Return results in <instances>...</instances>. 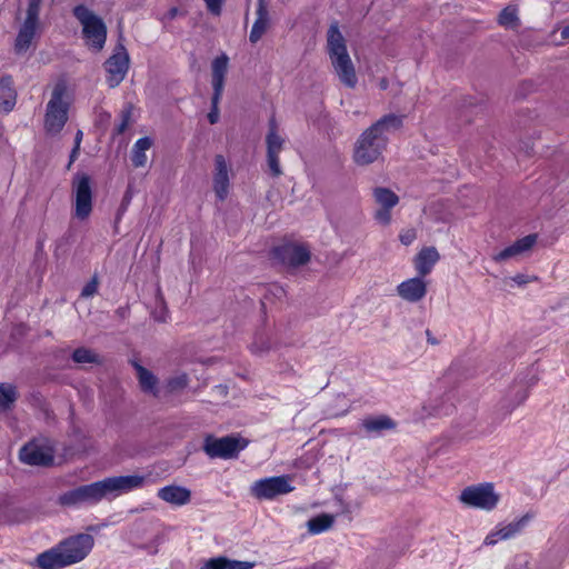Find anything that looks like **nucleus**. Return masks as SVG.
Returning a JSON list of instances; mask_svg holds the SVG:
<instances>
[{
  "instance_id": "e433bc0d",
  "label": "nucleus",
  "mask_w": 569,
  "mask_h": 569,
  "mask_svg": "<svg viewBox=\"0 0 569 569\" xmlns=\"http://www.w3.org/2000/svg\"><path fill=\"white\" fill-rule=\"evenodd\" d=\"M207 10L213 16H220L226 0H203Z\"/></svg>"
},
{
  "instance_id": "49530a36",
  "label": "nucleus",
  "mask_w": 569,
  "mask_h": 569,
  "mask_svg": "<svg viewBox=\"0 0 569 569\" xmlns=\"http://www.w3.org/2000/svg\"><path fill=\"white\" fill-rule=\"evenodd\" d=\"M110 119V114L107 112H101L98 114V120L100 123L108 122Z\"/></svg>"
},
{
  "instance_id": "aec40b11",
  "label": "nucleus",
  "mask_w": 569,
  "mask_h": 569,
  "mask_svg": "<svg viewBox=\"0 0 569 569\" xmlns=\"http://www.w3.org/2000/svg\"><path fill=\"white\" fill-rule=\"evenodd\" d=\"M256 16V20L249 34V40L252 43H257L271 27L269 0H258Z\"/></svg>"
},
{
  "instance_id": "79ce46f5",
  "label": "nucleus",
  "mask_w": 569,
  "mask_h": 569,
  "mask_svg": "<svg viewBox=\"0 0 569 569\" xmlns=\"http://www.w3.org/2000/svg\"><path fill=\"white\" fill-rule=\"evenodd\" d=\"M97 290H98V281L94 278L83 287L81 296L84 298L92 297L97 292Z\"/></svg>"
},
{
  "instance_id": "a19ab883",
  "label": "nucleus",
  "mask_w": 569,
  "mask_h": 569,
  "mask_svg": "<svg viewBox=\"0 0 569 569\" xmlns=\"http://www.w3.org/2000/svg\"><path fill=\"white\" fill-rule=\"evenodd\" d=\"M131 113L129 110L121 113V121L116 128V133L121 134L126 131L130 123Z\"/></svg>"
},
{
  "instance_id": "5701e85b",
  "label": "nucleus",
  "mask_w": 569,
  "mask_h": 569,
  "mask_svg": "<svg viewBox=\"0 0 569 569\" xmlns=\"http://www.w3.org/2000/svg\"><path fill=\"white\" fill-rule=\"evenodd\" d=\"M439 253L436 248L433 247H427L423 248L415 258V269L418 272L419 276L426 277L429 274L435 264L439 260Z\"/></svg>"
},
{
  "instance_id": "72a5a7b5",
  "label": "nucleus",
  "mask_w": 569,
  "mask_h": 569,
  "mask_svg": "<svg viewBox=\"0 0 569 569\" xmlns=\"http://www.w3.org/2000/svg\"><path fill=\"white\" fill-rule=\"evenodd\" d=\"M17 399V393L11 385H0V408L7 409Z\"/></svg>"
},
{
  "instance_id": "9b49d317",
  "label": "nucleus",
  "mask_w": 569,
  "mask_h": 569,
  "mask_svg": "<svg viewBox=\"0 0 569 569\" xmlns=\"http://www.w3.org/2000/svg\"><path fill=\"white\" fill-rule=\"evenodd\" d=\"M147 477L141 475H129L119 477H109L99 481L102 499L116 498L132 490L142 488Z\"/></svg>"
},
{
  "instance_id": "f257e3e1",
  "label": "nucleus",
  "mask_w": 569,
  "mask_h": 569,
  "mask_svg": "<svg viewBox=\"0 0 569 569\" xmlns=\"http://www.w3.org/2000/svg\"><path fill=\"white\" fill-rule=\"evenodd\" d=\"M94 538L89 533L71 536L48 551L40 553L37 566L41 569H61L82 561L92 550Z\"/></svg>"
},
{
  "instance_id": "c03bdc74",
  "label": "nucleus",
  "mask_w": 569,
  "mask_h": 569,
  "mask_svg": "<svg viewBox=\"0 0 569 569\" xmlns=\"http://www.w3.org/2000/svg\"><path fill=\"white\" fill-rule=\"evenodd\" d=\"M212 104H213V108H212V110L209 112V114H208V119H209L210 123H212V124H213V123H216V122L218 121V119H219V112H218V108H217L218 101H217L216 103L212 101Z\"/></svg>"
},
{
  "instance_id": "20e7f679",
  "label": "nucleus",
  "mask_w": 569,
  "mask_h": 569,
  "mask_svg": "<svg viewBox=\"0 0 569 569\" xmlns=\"http://www.w3.org/2000/svg\"><path fill=\"white\" fill-rule=\"evenodd\" d=\"M72 97L64 80L58 81L46 107L44 129L50 134H58L68 121V111Z\"/></svg>"
},
{
  "instance_id": "393cba45",
  "label": "nucleus",
  "mask_w": 569,
  "mask_h": 569,
  "mask_svg": "<svg viewBox=\"0 0 569 569\" xmlns=\"http://www.w3.org/2000/svg\"><path fill=\"white\" fill-rule=\"evenodd\" d=\"M361 426L369 435H380L383 431L395 429L396 422L390 417L380 415L363 418Z\"/></svg>"
},
{
  "instance_id": "f3484780",
  "label": "nucleus",
  "mask_w": 569,
  "mask_h": 569,
  "mask_svg": "<svg viewBox=\"0 0 569 569\" xmlns=\"http://www.w3.org/2000/svg\"><path fill=\"white\" fill-rule=\"evenodd\" d=\"M230 190L229 164L223 156L218 154L214 158L213 169V191L220 201L227 199Z\"/></svg>"
},
{
  "instance_id": "f03ea898",
  "label": "nucleus",
  "mask_w": 569,
  "mask_h": 569,
  "mask_svg": "<svg viewBox=\"0 0 569 569\" xmlns=\"http://www.w3.org/2000/svg\"><path fill=\"white\" fill-rule=\"evenodd\" d=\"M401 122L400 117L389 114L366 130L356 142L353 151L355 162L359 166H367L378 160L387 143L386 134L397 130Z\"/></svg>"
},
{
  "instance_id": "58836bf2",
  "label": "nucleus",
  "mask_w": 569,
  "mask_h": 569,
  "mask_svg": "<svg viewBox=\"0 0 569 569\" xmlns=\"http://www.w3.org/2000/svg\"><path fill=\"white\" fill-rule=\"evenodd\" d=\"M529 558L527 555L516 556L508 569H528Z\"/></svg>"
},
{
  "instance_id": "de8ad7c7",
  "label": "nucleus",
  "mask_w": 569,
  "mask_h": 569,
  "mask_svg": "<svg viewBox=\"0 0 569 569\" xmlns=\"http://www.w3.org/2000/svg\"><path fill=\"white\" fill-rule=\"evenodd\" d=\"M79 150H80V147L74 146V148L72 149L71 154H70V163L77 159V157L79 154Z\"/></svg>"
},
{
  "instance_id": "4468645a",
  "label": "nucleus",
  "mask_w": 569,
  "mask_h": 569,
  "mask_svg": "<svg viewBox=\"0 0 569 569\" xmlns=\"http://www.w3.org/2000/svg\"><path fill=\"white\" fill-rule=\"evenodd\" d=\"M267 161L269 170L273 176L281 174L279 153L284 149L286 138L280 132L274 119L269 121V129L266 136Z\"/></svg>"
},
{
  "instance_id": "f8f14e48",
  "label": "nucleus",
  "mask_w": 569,
  "mask_h": 569,
  "mask_svg": "<svg viewBox=\"0 0 569 569\" xmlns=\"http://www.w3.org/2000/svg\"><path fill=\"white\" fill-rule=\"evenodd\" d=\"M102 500L99 481L77 487L59 496L61 506L76 508L82 505H96Z\"/></svg>"
},
{
  "instance_id": "dca6fc26",
  "label": "nucleus",
  "mask_w": 569,
  "mask_h": 569,
  "mask_svg": "<svg viewBox=\"0 0 569 569\" xmlns=\"http://www.w3.org/2000/svg\"><path fill=\"white\" fill-rule=\"evenodd\" d=\"M373 199L378 206L375 219L378 223L387 226L391 221V209L399 202V197L390 189L378 187L373 190Z\"/></svg>"
},
{
  "instance_id": "a211bd4d",
  "label": "nucleus",
  "mask_w": 569,
  "mask_h": 569,
  "mask_svg": "<svg viewBox=\"0 0 569 569\" xmlns=\"http://www.w3.org/2000/svg\"><path fill=\"white\" fill-rule=\"evenodd\" d=\"M276 256L290 267L305 264L310 259V251L303 244L287 243L276 249Z\"/></svg>"
},
{
  "instance_id": "a18cd8bd",
  "label": "nucleus",
  "mask_w": 569,
  "mask_h": 569,
  "mask_svg": "<svg viewBox=\"0 0 569 569\" xmlns=\"http://www.w3.org/2000/svg\"><path fill=\"white\" fill-rule=\"evenodd\" d=\"M512 280L519 286L530 282V279L523 274H517L516 277L512 278Z\"/></svg>"
},
{
  "instance_id": "1a4fd4ad",
  "label": "nucleus",
  "mask_w": 569,
  "mask_h": 569,
  "mask_svg": "<svg viewBox=\"0 0 569 569\" xmlns=\"http://www.w3.org/2000/svg\"><path fill=\"white\" fill-rule=\"evenodd\" d=\"M499 495L492 483H480L465 488L460 493V501L469 507L492 510L499 502Z\"/></svg>"
},
{
  "instance_id": "3c124183",
  "label": "nucleus",
  "mask_w": 569,
  "mask_h": 569,
  "mask_svg": "<svg viewBox=\"0 0 569 569\" xmlns=\"http://www.w3.org/2000/svg\"><path fill=\"white\" fill-rule=\"evenodd\" d=\"M561 38H562L563 40L569 38V26H568V27L562 28V30H561Z\"/></svg>"
},
{
  "instance_id": "9d476101",
  "label": "nucleus",
  "mask_w": 569,
  "mask_h": 569,
  "mask_svg": "<svg viewBox=\"0 0 569 569\" xmlns=\"http://www.w3.org/2000/svg\"><path fill=\"white\" fill-rule=\"evenodd\" d=\"M246 439L234 436L222 438L208 437L204 442V451L211 458L232 459L247 447Z\"/></svg>"
},
{
  "instance_id": "09e8293b",
  "label": "nucleus",
  "mask_w": 569,
  "mask_h": 569,
  "mask_svg": "<svg viewBox=\"0 0 569 569\" xmlns=\"http://www.w3.org/2000/svg\"><path fill=\"white\" fill-rule=\"evenodd\" d=\"M82 137H83V133L82 131H78L77 134H76V139H74V146H78L80 147L81 144V141H82Z\"/></svg>"
},
{
  "instance_id": "39448f33",
  "label": "nucleus",
  "mask_w": 569,
  "mask_h": 569,
  "mask_svg": "<svg viewBox=\"0 0 569 569\" xmlns=\"http://www.w3.org/2000/svg\"><path fill=\"white\" fill-rule=\"evenodd\" d=\"M71 214L78 221H87L93 211V189L91 178L78 172L71 181Z\"/></svg>"
},
{
  "instance_id": "6e6552de",
  "label": "nucleus",
  "mask_w": 569,
  "mask_h": 569,
  "mask_svg": "<svg viewBox=\"0 0 569 569\" xmlns=\"http://www.w3.org/2000/svg\"><path fill=\"white\" fill-rule=\"evenodd\" d=\"M292 476L269 477L254 481L250 491L260 500H273L279 496L288 495L295 490Z\"/></svg>"
},
{
  "instance_id": "c756f323",
  "label": "nucleus",
  "mask_w": 569,
  "mask_h": 569,
  "mask_svg": "<svg viewBox=\"0 0 569 569\" xmlns=\"http://www.w3.org/2000/svg\"><path fill=\"white\" fill-rule=\"evenodd\" d=\"M529 520L528 516H523L518 520L509 522L507 525H500V532H502V539H509L519 533Z\"/></svg>"
},
{
  "instance_id": "4c0bfd02",
  "label": "nucleus",
  "mask_w": 569,
  "mask_h": 569,
  "mask_svg": "<svg viewBox=\"0 0 569 569\" xmlns=\"http://www.w3.org/2000/svg\"><path fill=\"white\" fill-rule=\"evenodd\" d=\"M270 348V342L263 336L257 338V340L251 345V350L254 353H261Z\"/></svg>"
},
{
  "instance_id": "7ed1b4c3",
  "label": "nucleus",
  "mask_w": 569,
  "mask_h": 569,
  "mask_svg": "<svg viewBox=\"0 0 569 569\" xmlns=\"http://www.w3.org/2000/svg\"><path fill=\"white\" fill-rule=\"evenodd\" d=\"M327 53L338 80L347 88L353 89L358 83L355 63L348 52L347 40L337 23L327 31Z\"/></svg>"
},
{
  "instance_id": "2eb2a0df",
  "label": "nucleus",
  "mask_w": 569,
  "mask_h": 569,
  "mask_svg": "<svg viewBox=\"0 0 569 569\" xmlns=\"http://www.w3.org/2000/svg\"><path fill=\"white\" fill-rule=\"evenodd\" d=\"M107 82L110 88L121 83L129 69V56L123 46H118L112 56L104 62Z\"/></svg>"
},
{
  "instance_id": "bb28decb",
  "label": "nucleus",
  "mask_w": 569,
  "mask_h": 569,
  "mask_svg": "<svg viewBox=\"0 0 569 569\" xmlns=\"http://www.w3.org/2000/svg\"><path fill=\"white\" fill-rule=\"evenodd\" d=\"M253 563L247 561L231 560L226 557L211 558L200 569H251Z\"/></svg>"
},
{
  "instance_id": "ea45409f",
  "label": "nucleus",
  "mask_w": 569,
  "mask_h": 569,
  "mask_svg": "<svg viewBox=\"0 0 569 569\" xmlns=\"http://www.w3.org/2000/svg\"><path fill=\"white\" fill-rule=\"evenodd\" d=\"M503 540L502 539V532H500V527L497 526L485 539V545L487 546H493L498 541Z\"/></svg>"
},
{
  "instance_id": "f704fd0d",
  "label": "nucleus",
  "mask_w": 569,
  "mask_h": 569,
  "mask_svg": "<svg viewBox=\"0 0 569 569\" xmlns=\"http://www.w3.org/2000/svg\"><path fill=\"white\" fill-rule=\"evenodd\" d=\"M72 359L80 365L94 363L98 361L97 355L86 348L76 349L72 353Z\"/></svg>"
},
{
  "instance_id": "473e14b6",
  "label": "nucleus",
  "mask_w": 569,
  "mask_h": 569,
  "mask_svg": "<svg viewBox=\"0 0 569 569\" xmlns=\"http://www.w3.org/2000/svg\"><path fill=\"white\" fill-rule=\"evenodd\" d=\"M499 23L505 28L515 29L518 26L517 9L511 6L505 8L499 14Z\"/></svg>"
},
{
  "instance_id": "603ef678",
  "label": "nucleus",
  "mask_w": 569,
  "mask_h": 569,
  "mask_svg": "<svg viewBox=\"0 0 569 569\" xmlns=\"http://www.w3.org/2000/svg\"><path fill=\"white\" fill-rule=\"evenodd\" d=\"M178 13V9L177 8H171L168 12V16L170 19L174 18Z\"/></svg>"
},
{
  "instance_id": "7c9ffc66",
  "label": "nucleus",
  "mask_w": 569,
  "mask_h": 569,
  "mask_svg": "<svg viewBox=\"0 0 569 569\" xmlns=\"http://www.w3.org/2000/svg\"><path fill=\"white\" fill-rule=\"evenodd\" d=\"M426 213L430 214L437 221L447 222L452 218V214L447 210V203L445 202L430 204L426 209Z\"/></svg>"
},
{
  "instance_id": "2f4dec72",
  "label": "nucleus",
  "mask_w": 569,
  "mask_h": 569,
  "mask_svg": "<svg viewBox=\"0 0 569 569\" xmlns=\"http://www.w3.org/2000/svg\"><path fill=\"white\" fill-rule=\"evenodd\" d=\"M136 368L141 388L144 391L153 392L157 383L156 377L141 366Z\"/></svg>"
},
{
  "instance_id": "a878e982",
  "label": "nucleus",
  "mask_w": 569,
  "mask_h": 569,
  "mask_svg": "<svg viewBox=\"0 0 569 569\" xmlns=\"http://www.w3.org/2000/svg\"><path fill=\"white\" fill-rule=\"evenodd\" d=\"M190 491L187 488L179 486H167L161 488L158 491V497L163 501L176 505L183 506L190 501Z\"/></svg>"
},
{
  "instance_id": "8fccbe9b",
  "label": "nucleus",
  "mask_w": 569,
  "mask_h": 569,
  "mask_svg": "<svg viewBox=\"0 0 569 569\" xmlns=\"http://www.w3.org/2000/svg\"><path fill=\"white\" fill-rule=\"evenodd\" d=\"M528 395L526 391H522L519 396H518V400H517V403L516 406L518 405H521L526 399H527Z\"/></svg>"
},
{
  "instance_id": "c85d7f7f",
  "label": "nucleus",
  "mask_w": 569,
  "mask_h": 569,
  "mask_svg": "<svg viewBox=\"0 0 569 569\" xmlns=\"http://www.w3.org/2000/svg\"><path fill=\"white\" fill-rule=\"evenodd\" d=\"M335 521V517L331 515L322 513L308 521V529L311 533H320L329 529Z\"/></svg>"
},
{
  "instance_id": "6ab92c4d",
  "label": "nucleus",
  "mask_w": 569,
  "mask_h": 569,
  "mask_svg": "<svg viewBox=\"0 0 569 569\" xmlns=\"http://www.w3.org/2000/svg\"><path fill=\"white\" fill-rule=\"evenodd\" d=\"M398 296L407 302H419L427 295V282L419 276L407 279L397 286Z\"/></svg>"
},
{
  "instance_id": "423d86ee",
  "label": "nucleus",
  "mask_w": 569,
  "mask_h": 569,
  "mask_svg": "<svg viewBox=\"0 0 569 569\" xmlns=\"http://www.w3.org/2000/svg\"><path fill=\"white\" fill-rule=\"evenodd\" d=\"M73 16L82 26V33L87 46L93 51H100L104 47L107 39V27L102 19L83 4H79L73 9Z\"/></svg>"
},
{
  "instance_id": "0eeeda50",
  "label": "nucleus",
  "mask_w": 569,
  "mask_h": 569,
  "mask_svg": "<svg viewBox=\"0 0 569 569\" xmlns=\"http://www.w3.org/2000/svg\"><path fill=\"white\" fill-rule=\"evenodd\" d=\"M40 7L41 0H29L26 17L20 23L14 41V52L17 54L27 53L40 34Z\"/></svg>"
},
{
  "instance_id": "412c9836",
  "label": "nucleus",
  "mask_w": 569,
  "mask_h": 569,
  "mask_svg": "<svg viewBox=\"0 0 569 569\" xmlns=\"http://www.w3.org/2000/svg\"><path fill=\"white\" fill-rule=\"evenodd\" d=\"M537 241V234H528L509 247L505 248L500 252L496 253L492 259L496 262H502L512 258H516L527 251H529Z\"/></svg>"
},
{
  "instance_id": "37998d69",
  "label": "nucleus",
  "mask_w": 569,
  "mask_h": 569,
  "mask_svg": "<svg viewBox=\"0 0 569 569\" xmlns=\"http://www.w3.org/2000/svg\"><path fill=\"white\" fill-rule=\"evenodd\" d=\"M399 238L403 244L409 246L416 239V232L415 230H406L400 233Z\"/></svg>"
},
{
  "instance_id": "b1692460",
  "label": "nucleus",
  "mask_w": 569,
  "mask_h": 569,
  "mask_svg": "<svg viewBox=\"0 0 569 569\" xmlns=\"http://www.w3.org/2000/svg\"><path fill=\"white\" fill-rule=\"evenodd\" d=\"M17 101V92L13 87V80L9 76L0 78V110L2 112H10Z\"/></svg>"
},
{
  "instance_id": "ddd939ff",
  "label": "nucleus",
  "mask_w": 569,
  "mask_h": 569,
  "mask_svg": "<svg viewBox=\"0 0 569 569\" xmlns=\"http://www.w3.org/2000/svg\"><path fill=\"white\" fill-rule=\"evenodd\" d=\"M20 459L30 466H49L53 460L52 442L47 438L28 442L20 450Z\"/></svg>"
},
{
  "instance_id": "cd10ccee",
  "label": "nucleus",
  "mask_w": 569,
  "mask_h": 569,
  "mask_svg": "<svg viewBox=\"0 0 569 569\" xmlns=\"http://www.w3.org/2000/svg\"><path fill=\"white\" fill-rule=\"evenodd\" d=\"M151 146L152 140L148 137L136 141L131 151V161L134 167L139 168L146 166L148 161L147 151L151 148Z\"/></svg>"
},
{
  "instance_id": "c9c22d12",
  "label": "nucleus",
  "mask_w": 569,
  "mask_h": 569,
  "mask_svg": "<svg viewBox=\"0 0 569 569\" xmlns=\"http://www.w3.org/2000/svg\"><path fill=\"white\" fill-rule=\"evenodd\" d=\"M188 383V378L186 375H178L173 378H171L168 382V387L171 391L181 389L186 387Z\"/></svg>"
},
{
  "instance_id": "4be33fe9",
  "label": "nucleus",
  "mask_w": 569,
  "mask_h": 569,
  "mask_svg": "<svg viewBox=\"0 0 569 569\" xmlns=\"http://www.w3.org/2000/svg\"><path fill=\"white\" fill-rule=\"evenodd\" d=\"M229 58L226 54L217 57L211 63L213 102L219 101L224 86V78L228 71Z\"/></svg>"
}]
</instances>
